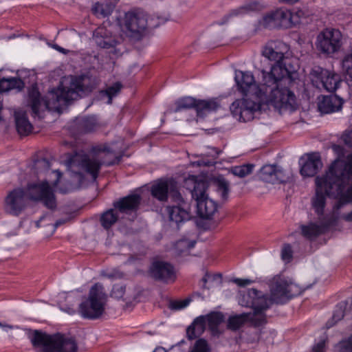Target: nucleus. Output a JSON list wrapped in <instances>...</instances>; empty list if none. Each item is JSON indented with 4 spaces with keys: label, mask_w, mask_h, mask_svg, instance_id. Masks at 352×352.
I'll return each instance as SVG.
<instances>
[{
    "label": "nucleus",
    "mask_w": 352,
    "mask_h": 352,
    "mask_svg": "<svg viewBox=\"0 0 352 352\" xmlns=\"http://www.w3.org/2000/svg\"><path fill=\"white\" fill-rule=\"evenodd\" d=\"M260 71L258 85L250 72H240L235 76L238 89L243 98L234 101L230 108L234 116L244 122L254 118L261 101L280 111L295 109L296 96L286 86L292 81L293 71L279 65H271L268 70L261 68Z\"/></svg>",
    "instance_id": "nucleus-1"
},
{
    "label": "nucleus",
    "mask_w": 352,
    "mask_h": 352,
    "mask_svg": "<svg viewBox=\"0 0 352 352\" xmlns=\"http://www.w3.org/2000/svg\"><path fill=\"white\" fill-rule=\"evenodd\" d=\"M315 182L316 195L311 202L318 215L324 214L327 195L339 199L334 206L335 210H338L344 204L352 202V170L347 171L342 164L329 165L324 175L316 177Z\"/></svg>",
    "instance_id": "nucleus-2"
},
{
    "label": "nucleus",
    "mask_w": 352,
    "mask_h": 352,
    "mask_svg": "<svg viewBox=\"0 0 352 352\" xmlns=\"http://www.w3.org/2000/svg\"><path fill=\"white\" fill-rule=\"evenodd\" d=\"M83 91L81 80L71 78L68 83L63 81L58 89L49 91L45 99L41 98L38 90L32 89L29 93L28 104L31 107L33 116H39L40 111L44 109L60 113L64 106L70 101L78 99L80 93Z\"/></svg>",
    "instance_id": "nucleus-3"
},
{
    "label": "nucleus",
    "mask_w": 352,
    "mask_h": 352,
    "mask_svg": "<svg viewBox=\"0 0 352 352\" xmlns=\"http://www.w3.org/2000/svg\"><path fill=\"white\" fill-rule=\"evenodd\" d=\"M29 338L34 348L39 349L38 352H77L78 344L76 340L60 333L47 334L45 332L30 331Z\"/></svg>",
    "instance_id": "nucleus-4"
},
{
    "label": "nucleus",
    "mask_w": 352,
    "mask_h": 352,
    "mask_svg": "<svg viewBox=\"0 0 352 352\" xmlns=\"http://www.w3.org/2000/svg\"><path fill=\"white\" fill-rule=\"evenodd\" d=\"M92 155L85 157L81 162L82 168L90 174L94 180L98 176L102 165L107 166L118 164L122 157L109 144H100L91 149Z\"/></svg>",
    "instance_id": "nucleus-5"
},
{
    "label": "nucleus",
    "mask_w": 352,
    "mask_h": 352,
    "mask_svg": "<svg viewBox=\"0 0 352 352\" xmlns=\"http://www.w3.org/2000/svg\"><path fill=\"white\" fill-rule=\"evenodd\" d=\"M185 185L192 198L197 202V213L203 219H210L217 211V204L207 194L208 184L204 180H197L194 177L186 180Z\"/></svg>",
    "instance_id": "nucleus-6"
},
{
    "label": "nucleus",
    "mask_w": 352,
    "mask_h": 352,
    "mask_svg": "<svg viewBox=\"0 0 352 352\" xmlns=\"http://www.w3.org/2000/svg\"><path fill=\"white\" fill-rule=\"evenodd\" d=\"M107 299L103 285L96 283L91 287L87 298L80 304L78 311L85 318L98 319L104 313Z\"/></svg>",
    "instance_id": "nucleus-7"
},
{
    "label": "nucleus",
    "mask_w": 352,
    "mask_h": 352,
    "mask_svg": "<svg viewBox=\"0 0 352 352\" xmlns=\"http://www.w3.org/2000/svg\"><path fill=\"white\" fill-rule=\"evenodd\" d=\"M245 302L242 305L254 309V315L250 318L255 326H261L265 323V315L263 313L274 302L272 298H268L262 292L256 289H250L248 294L243 296Z\"/></svg>",
    "instance_id": "nucleus-8"
},
{
    "label": "nucleus",
    "mask_w": 352,
    "mask_h": 352,
    "mask_svg": "<svg viewBox=\"0 0 352 352\" xmlns=\"http://www.w3.org/2000/svg\"><path fill=\"white\" fill-rule=\"evenodd\" d=\"M272 300L276 304L286 302L289 298L302 292L295 283L285 278H276L274 280L270 288Z\"/></svg>",
    "instance_id": "nucleus-9"
},
{
    "label": "nucleus",
    "mask_w": 352,
    "mask_h": 352,
    "mask_svg": "<svg viewBox=\"0 0 352 352\" xmlns=\"http://www.w3.org/2000/svg\"><path fill=\"white\" fill-rule=\"evenodd\" d=\"M25 192L28 199L41 201L50 209L56 206L54 195L47 182L30 184Z\"/></svg>",
    "instance_id": "nucleus-10"
},
{
    "label": "nucleus",
    "mask_w": 352,
    "mask_h": 352,
    "mask_svg": "<svg viewBox=\"0 0 352 352\" xmlns=\"http://www.w3.org/2000/svg\"><path fill=\"white\" fill-rule=\"evenodd\" d=\"M300 23L298 13L287 9H278L263 18L264 25L267 28H289Z\"/></svg>",
    "instance_id": "nucleus-11"
},
{
    "label": "nucleus",
    "mask_w": 352,
    "mask_h": 352,
    "mask_svg": "<svg viewBox=\"0 0 352 352\" xmlns=\"http://www.w3.org/2000/svg\"><path fill=\"white\" fill-rule=\"evenodd\" d=\"M342 34L338 30L326 29L317 36L318 50L327 54H333L341 47Z\"/></svg>",
    "instance_id": "nucleus-12"
},
{
    "label": "nucleus",
    "mask_w": 352,
    "mask_h": 352,
    "mask_svg": "<svg viewBox=\"0 0 352 352\" xmlns=\"http://www.w3.org/2000/svg\"><path fill=\"white\" fill-rule=\"evenodd\" d=\"M124 25L129 36L138 37L147 28L153 27L148 21L146 14L142 12H128L124 18Z\"/></svg>",
    "instance_id": "nucleus-13"
},
{
    "label": "nucleus",
    "mask_w": 352,
    "mask_h": 352,
    "mask_svg": "<svg viewBox=\"0 0 352 352\" xmlns=\"http://www.w3.org/2000/svg\"><path fill=\"white\" fill-rule=\"evenodd\" d=\"M28 197L24 189L14 188L10 191L4 199V210L8 214L18 216L26 208Z\"/></svg>",
    "instance_id": "nucleus-14"
},
{
    "label": "nucleus",
    "mask_w": 352,
    "mask_h": 352,
    "mask_svg": "<svg viewBox=\"0 0 352 352\" xmlns=\"http://www.w3.org/2000/svg\"><path fill=\"white\" fill-rule=\"evenodd\" d=\"M290 173L275 165L263 166L258 173L259 178L268 183H285L290 178Z\"/></svg>",
    "instance_id": "nucleus-15"
},
{
    "label": "nucleus",
    "mask_w": 352,
    "mask_h": 352,
    "mask_svg": "<svg viewBox=\"0 0 352 352\" xmlns=\"http://www.w3.org/2000/svg\"><path fill=\"white\" fill-rule=\"evenodd\" d=\"M172 196L174 200L178 203L179 206L167 207L170 221H174L178 224L181 222L189 220L191 216L190 212L185 208V203L181 194L175 190L173 191Z\"/></svg>",
    "instance_id": "nucleus-16"
},
{
    "label": "nucleus",
    "mask_w": 352,
    "mask_h": 352,
    "mask_svg": "<svg viewBox=\"0 0 352 352\" xmlns=\"http://www.w3.org/2000/svg\"><path fill=\"white\" fill-rule=\"evenodd\" d=\"M150 274L155 280L166 283L174 282L176 278L173 267L170 263L162 261L154 262L151 267Z\"/></svg>",
    "instance_id": "nucleus-17"
},
{
    "label": "nucleus",
    "mask_w": 352,
    "mask_h": 352,
    "mask_svg": "<svg viewBox=\"0 0 352 352\" xmlns=\"http://www.w3.org/2000/svg\"><path fill=\"white\" fill-rule=\"evenodd\" d=\"M338 217L332 215L329 219H325L324 223L319 225L314 223H310L306 226H301L302 234L309 240H313L319 235L326 232L330 226L333 225L337 221Z\"/></svg>",
    "instance_id": "nucleus-18"
},
{
    "label": "nucleus",
    "mask_w": 352,
    "mask_h": 352,
    "mask_svg": "<svg viewBox=\"0 0 352 352\" xmlns=\"http://www.w3.org/2000/svg\"><path fill=\"white\" fill-rule=\"evenodd\" d=\"M141 197L138 194H132L120 199L114 202L115 210L122 214H130L137 211L139 208Z\"/></svg>",
    "instance_id": "nucleus-19"
},
{
    "label": "nucleus",
    "mask_w": 352,
    "mask_h": 352,
    "mask_svg": "<svg viewBox=\"0 0 352 352\" xmlns=\"http://www.w3.org/2000/svg\"><path fill=\"white\" fill-rule=\"evenodd\" d=\"M93 40L98 47L103 49L113 48L118 43L111 32L104 27H98L96 29Z\"/></svg>",
    "instance_id": "nucleus-20"
},
{
    "label": "nucleus",
    "mask_w": 352,
    "mask_h": 352,
    "mask_svg": "<svg viewBox=\"0 0 352 352\" xmlns=\"http://www.w3.org/2000/svg\"><path fill=\"white\" fill-rule=\"evenodd\" d=\"M110 296L118 300L122 299L125 302L124 305V309H129L133 307L137 299L135 291L131 289L126 290L125 286L122 285H114Z\"/></svg>",
    "instance_id": "nucleus-21"
},
{
    "label": "nucleus",
    "mask_w": 352,
    "mask_h": 352,
    "mask_svg": "<svg viewBox=\"0 0 352 352\" xmlns=\"http://www.w3.org/2000/svg\"><path fill=\"white\" fill-rule=\"evenodd\" d=\"M342 104V99L337 95L322 96L318 102V108L322 113H331L339 111Z\"/></svg>",
    "instance_id": "nucleus-22"
},
{
    "label": "nucleus",
    "mask_w": 352,
    "mask_h": 352,
    "mask_svg": "<svg viewBox=\"0 0 352 352\" xmlns=\"http://www.w3.org/2000/svg\"><path fill=\"white\" fill-rule=\"evenodd\" d=\"M318 78L320 80L322 87L329 92L336 91L340 82L338 74L327 69H320Z\"/></svg>",
    "instance_id": "nucleus-23"
},
{
    "label": "nucleus",
    "mask_w": 352,
    "mask_h": 352,
    "mask_svg": "<svg viewBox=\"0 0 352 352\" xmlns=\"http://www.w3.org/2000/svg\"><path fill=\"white\" fill-rule=\"evenodd\" d=\"M322 166V162L317 153L308 155L307 160L300 168V173L304 177H313Z\"/></svg>",
    "instance_id": "nucleus-24"
},
{
    "label": "nucleus",
    "mask_w": 352,
    "mask_h": 352,
    "mask_svg": "<svg viewBox=\"0 0 352 352\" xmlns=\"http://www.w3.org/2000/svg\"><path fill=\"white\" fill-rule=\"evenodd\" d=\"M341 139L346 146L352 148V129L344 131ZM336 162L342 164L347 171L348 170H352V153L347 155L344 158L335 160L330 165H333Z\"/></svg>",
    "instance_id": "nucleus-25"
},
{
    "label": "nucleus",
    "mask_w": 352,
    "mask_h": 352,
    "mask_svg": "<svg viewBox=\"0 0 352 352\" xmlns=\"http://www.w3.org/2000/svg\"><path fill=\"white\" fill-rule=\"evenodd\" d=\"M219 107L220 104L215 98L197 100V116L198 117H204L208 113L217 111Z\"/></svg>",
    "instance_id": "nucleus-26"
},
{
    "label": "nucleus",
    "mask_w": 352,
    "mask_h": 352,
    "mask_svg": "<svg viewBox=\"0 0 352 352\" xmlns=\"http://www.w3.org/2000/svg\"><path fill=\"white\" fill-rule=\"evenodd\" d=\"M16 127L21 135H28L32 130V125L29 122L25 111L19 110L14 112Z\"/></svg>",
    "instance_id": "nucleus-27"
},
{
    "label": "nucleus",
    "mask_w": 352,
    "mask_h": 352,
    "mask_svg": "<svg viewBox=\"0 0 352 352\" xmlns=\"http://www.w3.org/2000/svg\"><path fill=\"white\" fill-rule=\"evenodd\" d=\"M197 99L190 96H186L177 100L174 103V107H170L168 113H177L186 111L190 109L196 110Z\"/></svg>",
    "instance_id": "nucleus-28"
},
{
    "label": "nucleus",
    "mask_w": 352,
    "mask_h": 352,
    "mask_svg": "<svg viewBox=\"0 0 352 352\" xmlns=\"http://www.w3.org/2000/svg\"><path fill=\"white\" fill-rule=\"evenodd\" d=\"M206 325V323L204 320V316L197 318L187 329L186 334L189 340H193L199 337L204 333Z\"/></svg>",
    "instance_id": "nucleus-29"
},
{
    "label": "nucleus",
    "mask_w": 352,
    "mask_h": 352,
    "mask_svg": "<svg viewBox=\"0 0 352 352\" xmlns=\"http://www.w3.org/2000/svg\"><path fill=\"white\" fill-rule=\"evenodd\" d=\"M114 8V5L111 2L100 1L94 3L91 11L96 17L103 19L110 16Z\"/></svg>",
    "instance_id": "nucleus-30"
},
{
    "label": "nucleus",
    "mask_w": 352,
    "mask_h": 352,
    "mask_svg": "<svg viewBox=\"0 0 352 352\" xmlns=\"http://www.w3.org/2000/svg\"><path fill=\"white\" fill-rule=\"evenodd\" d=\"M169 184L167 181H160L154 184L151 187V195L159 201L167 200Z\"/></svg>",
    "instance_id": "nucleus-31"
},
{
    "label": "nucleus",
    "mask_w": 352,
    "mask_h": 352,
    "mask_svg": "<svg viewBox=\"0 0 352 352\" xmlns=\"http://www.w3.org/2000/svg\"><path fill=\"white\" fill-rule=\"evenodd\" d=\"M75 125L79 133H89L97 127V122L94 117H83L77 118L75 120Z\"/></svg>",
    "instance_id": "nucleus-32"
},
{
    "label": "nucleus",
    "mask_w": 352,
    "mask_h": 352,
    "mask_svg": "<svg viewBox=\"0 0 352 352\" xmlns=\"http://www.w3.org/2000/svg\"><path fill=\"white\" fill-rule=\"evenodd\" d=\"M264 8V6L259 1H251L246 3L230 12L231 16H238L250 14L252 12L261 11Z\"/></svg>",
    "instance_id": "nucleus-33"
},
{
    "label": "nucleus",
    "mask_w": 352,
    "mask_h": 352,
    "mask_svg": "<svg viewBox=\"0 0 352 352\" xmlns=\"http://www.w3.org/2000/svg\"><path fill=\"white\" fill-rule=\"evenodd\" d=\"M216 190L220 193L221 199L225 201L228 198L230 183L223 176L216 177L213 181Z\"/></svg>",
    "instance_id": "nucleus-34"
},
{
    "label": "nucleus",
    "mask_w": 352,
    "mask_h": 352,
    "mask_svg": "<svg viewBox=\"0 0 352 352\" xmlns=\"http://www.w3.org/2000/svg\"><path fill=\"white\" fill-rule=\"evenodd\" d=\"M280 52H274L272 48L264 47L262 51V55L267 60L274 61L272 65H279L280 67H286L285 62L286 58L282 56Z\"/></svg>",
    "instance_id": "nucleus-35"
},
{
    "label": "nucleus",
    "mask_w": 352,
    "mask_h": 352,
    "mask_svg": "<svg viewBox=\"0 0 352 352\" xmlns=\"http://www.w3.org/2000/svg\"><path fill=\"white\" fill-rule=\"evenodd\" d=\"M254 165L252 164H244L239 166H232L228 172L239 178H244L252 173Z\"/></svg>",
    "instance_id": "nucleus-36"
},
{
    "label": "nucleus",
    "mask_w": 352,
    "mask_h": 352,
    "mask_svg": "<svg viewBox=\"0 0 352 352\" xmlns=\"http://www.w3.org/2000/svg\"><path fill=\"white\" fill-rule=\"evenodd\" d=\"M118 216L114 209H109L104 212L100 217V222L105 229L110 228L117 221Z\"/></svg>",
    "instance_id": "nucleus-37"
},
{
    "label": "nucleus",
    "mask_w": 352,
    "mask_h": 352,
    "mask_svg": "<svg viewBox=\"0 0 352 352\" xmlns=\"http://www.w3.org/2000/svg\"><path fill=\"white\" fill-rule=\"evenodd\" d=\"M249 318V314H240L230 316L228 320V329L236 331L239 329Z\"/></svg>",
    "instance_id": "nucleus-38"
},
{
    "label": "nucleus",
    "mask_w": 352,
    "mask_h": 352,
    "mask_svg": "<svg viewBox=\"0 0 352 352\" xmlns=\"http://www.w3.org/2000/svg\"><path fill=\"white\" fill-rule=\"evenodd\" d=\"M204 320L211 329H216L223 320V316L219 312L211 313L204 316Z\"/></svg>",
    "instance_id": "nucleus-39"
},
{
    "label": "nucleus",
    "mask_w": 352,
    "mask_h": 352,
    "mask_svg": "<svg viewBox=\"0 0 352 352\" xmlns=\"http://www.w3.org/2000/svg\"><path fill=\"white\" fill-rule=\"evenodd\" d=\"M122 88L120 82H116L111 86L108 87L105 90L101 91V94L108 97V104L112 103L113 97L117 96Z\"/></svg>",
    "instance_id": "nucleus-40"
},
{
    "label": "nucleus",
    "mask_w": 352,
    "mask_h": 352,
    "mask_svg": "<svg viewBox=\"0 0 352 352\" xmlns=\"http://www.w3.org/2000/svg\"><path fill=\"white\" fill-rule=\"evenodd\" d=\"M350 47V53L342 60V68L346 73V80H352V42Z\"/></svg>",
    "instance_id": "nucleus-41"
},
{
    "label": "nucleus",
    "mask_w": 352,
    "mask_h": 352,
    "mask_svg": "<svg viewBox=\"0 0 352 352\" xmlns=\"http://www.w3.org/2000/svg\"><path fill=\"white\" fill-rule=\"evenodd\" d=\"M264 47L272 48L274 52H280L281 53L280 55L282 56H283L284 58H286L285 54L289 50V46L286 43H285L282 41L272 42V43H269L268 45H267L266 46H265Z\"/></svg>",
    "instance_id": "nucleus-42"
},
{
    "label": "nucleus",
    "mask_w": 352,
    "mask_h": 352,
    "mask_svg": "<svg viewBox=\"0 0 352 352\" xmlns=\"http://www.w3.org/2000/svg\"><path fill=\"white\" fill-rule=\"evenodd\" d=\"M188 352H210V349L207 341L200 338L189 349Z\"/></svg>",
    "instance_id": "nucleus-43"
},
{
    "label": "nucleus",
    "mask_w": 352,
    "mask_h": 352,
    "mask_svg": "<svg viewBox=\"0 0 352 352\" xmlns=\"http://www.w3.org/2000/svg\"><path fill=\"white\" fill-rule=\"evenodd\" d=\"M337 349L338 352H352V336L348 340L340 342Z\"/></svg>",
    "instance_id": "nucleus-44"
},
{
    "label": "nucleus",
    "mask_w": 352,
    "mask_h": 352,
    "mask_svg": "<svg viewBox=\"0 0 352 352\" xmlns=\"http://www.w3.org/2000/svg\"><path fill=\"white\" fill-rule=\"evenodd\" d=\"M192 247H193V243L190 244L186 240H180L176 243L175 248L177 252L180 254L185 251H188Z\"/></svg>",
    "instance_id": "nucleus-45"
},
{
    "label": "nucleus",
    "mask_w": 352,
    "mask_h": 352,
    "mask_svg": "<svg viewBox=\"0 0 352 352\" xmlns=\"http://www.w3.org/2000/svg\"><path fill=\"white\" fill-rule=\"evenodd\" d=\"M292 249L290 245L285 244L281 252V257L285 261L289 262L292 258Z\"/></svg>",
    "instance_id": "nucleus-46"
},
{
    "label": "nucleus",
    "mask_w": 352,
    "mask_h": 352,
    "mask_svg": "<svg viewBox=\"0 0 352 352\" xmlns=\"http://www.w3.org/2000/svg\"><path fill=\"white\" fill-rule=\"evenodd\" d=\"M10 81V89H17L18 90H21L24 87L23 82L17 78H8Z\"/></svg>",
    "instance_id": "nucleus-47"
},
{
    "label": "nucleus",
    "mask_w": 352,
    "mask_h": 352,
    "mask_svg": "<svg viewBox=\"0 0 352 352\" xmlns=\"http://www.w3.org/2000/svg\"><path fill=\"white\" fill-rule=\"evenodd\" d=\"M189 303L188 300H184L181 301H173L170 304V307L173 309H181L186 307Z\"/></svg>",
    "instance_id": "nucleus-48"
},
{
    "label": "nucleus",
    "mask_w": 352,
    "mask_h": 352,
    "mask_svg": "<svg viewBox=\"0 0 352 352\" xmlns=\"http://www.w3.org/2000/svg\"><path fill=\"white\" fill-rule=\"evenodd\" d=\"M36 166L37 168H43L45 170H48L50 168V162L45 158L38 160L36 163Z\"/></svg>",
    "instance_id": "nucleus-49"
},
{
    "label": "nucleus",
    "mask_w": 352,
    "mask_h": 352,
    "mask_svg": "<svg viewBox=\"0 0 352 352\" xmlns=\"http://www.w3.org/2000/svg\"><path fill=\"white\" fill-rule=\"evenodd\" d=\"M232 281L239 287H245L250 285L253 282L252 280L248 278H234Z\"/></svg>",
    "instance_id": "nucleus-50"
},
{
    "label": "nucleus",
    "mask_w": 352,
    "mask_h": 352,
    "mask_svg": "<svg viewBox=\"0 0 352 352\" xmlns=\"http://www.w3.org/2000/svg\"><path fill=\"white\" fill-rule=\"evenodd\" d=\"M10 81L8 78H2L0 80V91H8L10 90Z\"/></svg>",
    "instance_id": "nucleus-51"
},
{
    "label": "nucleus",
    "mask_w": 352,
    "mask_h": 352,
    "mask_svg": "<svg viewBox=\"0 0 352 352\" xmlns=\"http://www.w3.org/2000/svg\"><path fill=\"white\" fill-rule=\"evenodd\" d=\"M344 317V311L341 307L337 308L333 315V319L336 321L341 320Z\"/></svg>",
    "instance_id": "nucleus-52"
},
{
    "label": "nucleus",
    "mask_w": 352,
    "mask_h": 352,
    "mask_svg": "<svg viewBox=\"0 0 352 352\" xmlns=\"http://www.w3.org/2000/svg\"><path fill=\"white\" fill-rule=\"evenodd\" d=\"M324 347V341H321V342H318L313 348L312 352H324L323 351Z\"/></svg>",
    "instance_id": "nucleus-53"
},
{
    "label": "nucleus",
    "mask_w": 352,
    "mask_h": 352,
    "mask_svg": "<svg viewBox=\"0 0 352 352\" xmlns=\"http://www.w3.org/2000/svg\"><path fill=\"white\" fill-rule=\"evenodd\" d=\"M51 46L53 48H54L55 50H58V52H62L63 54H66L65 50L63 49V47H60L59 45H58L56 44H54V45H52Z\"/></svg>",
    "instance_id": "nucleus-54"
},
{
    "label": "nucleus",
    "mask_w": 352,
    "mask_h": 352,
    "mask_svg": "<svg viewBox=\"0 0 352 352\" xmlns=\"http://www.w3.org/2000/svg\"><path fill=\"white\" fill-rule=\"evenodd\" d=\"M342 218L346 221L351 222L352 221V211L346 214L343 215Z\"/></svg>",
    "instance_id": "nucleus-55"
},
{
    "label": "nucleus",
    "mask_w": 352,
    "mask_h": 352,
    "mask_svg": "<svg viewBox=\"0 0 352 352\" xmlns=\"http://www.w3.org/2000/svg\"><path fill=\"white\" fill-rule=\"evenodd\" d=\"M65 223V221L63 220H58L54 224L52 225L53 228V232L55 230V229L60 225L63 224Z\"/></svg>",
    "instance_id": "nucleus-56"
},
{
    "label": "nucleus",
    "mask_w": 352,
    "mask_h": 352,
    "mask_svg": "<svg viewBox=\"0 0 352 352\" xmlns=\"http://www.w3.org/2000/svg\"><path fill=\"white\" fill-rule=\"evenodd\" d=\"M0 327L6 330L7 329H13V326L12 325H10V324H3L0 322Z\"/></svg>",
    "instance_id": "nucleus-57"
},
{
    "label": "nucleus",
    "mask_w": 352,
    "mask_h": 352,
    "mask_svg": "<svg viewBox=\"0 0 352 352\" xmlns=\"http://www.w3.org/2000/svg\"><path fill=\"white\" fill-rule=\"evenodd\" d=\"M279 2L283 3L293 4L296 3L298 0H278Z\"/></svg>",
    "instance_id": "nucleus-58"
},
{
    "label": "nucleus",
    "mask_w": 352,
    "mask_h": 352,
    "mask_svg": "<svg viewBox=\"0 0 352 352\" xmlns=\"http://www.w3.org/2000/svg\"><path fill=\"white\" fill-rule=\"evenodd\" d=\"M208 274H206L201 279L202 282L204 283V285H203V287L204 288H206V283H207L208 281V279H207V277H208Z\"/></svg>",
    "instance_id": "nucleus-59"
},
{
    "label": "nucleus",
    "mask_w": 352,
    "mask_h": 352,
    "mask_svg": "<svg viewBox=\"0 0 352 352\" xmlns=\"http://www.w3.org/2000/svg\"><path fill=\"white\" fill-rule=\"evenodd\" d=\"M153 352H166V351L162 347L156 348Z\"/></svg>",
    "instance_id": "nucleus-60"
},
{
    "label": "nucleus",
    "mask_w": 352,
    "mask_h": 352,
    "mask_svg": "<svg viewBox=\"0 0 352 352\" xmlns=\"http://www.w3.org/2000/svg\"><path fill=\"white\" fill-rule=\"evenodd\" d=\"M56 173H57L58 179H59L61 176V173L58 170H56Z\"/></svg>",
    "instance_id": "nucleus-61"
},
{
    "label": "nucleus",
    "mask_w": 352,
    "mask_h": 352,
    "mask_svg": "<svg viewBox=\"0 0 352 352\" xmlns=\"http://www.w3.org/2000/svg\"><path fill=\"white\" fill-rule=\"evenodd\" d=\"M40 221H36V226L39 227Z\"/></svg>",
    "instance_id": "nucleus-62"
},
{
    "label": "nucleus",
    "mask_w": 352,
    "mask_h": 352,
    "mask_svg": "<svg viewBox=\"0 0 352 352\" xmlns=\"http://www.w3.org/2000/svg\"><path fill=\"white\" fill-rule=\"evenodd\" d=\"M107 158H113V157L112 155L111 156L110 155V156H107Z\"/></svg>",
    "instance_id": "nucleus-63"
}]
</instances>
